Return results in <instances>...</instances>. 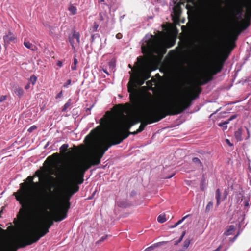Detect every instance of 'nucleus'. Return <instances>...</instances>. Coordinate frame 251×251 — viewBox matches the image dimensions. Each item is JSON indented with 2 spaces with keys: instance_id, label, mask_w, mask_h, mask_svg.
I'll list each match as a JSON object with an SVG mask.
<instances>
[{
  "instance_id": "f257e3e1",
  "label": "nucleus",
  "mask_w": 251,
  "mask_h": 251,
  "mask_svg": "<svg viewBox=\"0 0 251 251\" xmlns=\"http://www.w3.org/2000/svg\"><path fill=\"white\" fill-rule=\"evenodd\" d=\"M148 108L142 111L139 114V120L141 122L138 129L132 133L136 135L144 130L148 124L158 122L168 115H176L180 114L185 109L191 106V99H187L182 102L178 100H174L167 104L163 109L157 110L155 108L156 100L150 93H148Z\"/></svg>"
},
{
  "instance_id": "f03ea898",
  "label": "nucleus",
  "mask_w": 251,
  "mask_h": 251,
  "mask_svg": "<svg viewBox=\"0 0 251 251\" xmlns=\"http://www.w3.org/2000/svg\"><path fill=\"white\" fill-rule=\"evenodd\" d=\"M35 176H29L26 178V181L20 183V189L13 195L16 200L21 205L19 212L17 215V218L21 225L25 224L28 218L31 215L35 214L39 211L47 208L51 204V200L49 197V193H45L40 199L33 203L27 202V198L29 194V189L31 187L39 186V182H35L33 181Z\"/></svg>"
},
{
  "instance_id": "7ed1b4c3",
  "label": "nucleus",
  "mask_w": 251,
  "mask_h": 251,
  "mask_svg": "<svg viewBox=\"0 0 251 251\" xmlns=\"http://www.w3.org/2000/svg\"><path fill=\"white\" fill-rule=\"evenodd\" d=\"M84 171L78 164H76L71 170L70 174V183L65 192L62 200L58 204H55V207L59 210V215L55 217L56 222L63 220L67 217V213L70 208V199L72 195L79 190V185H81L84 181ZM49 197L55 202L53 196L49 194Z\"/></svg>"
},
{
  "instance_id": "20e7f679",
  "label": "nucleus",
  "mask_w": 251,
  "mask_h": 251,
  "mask_svg": "<svg viewBox=\"0 0 251 251\" xmlns=\"http://www.w3.org/2000/svg\"><path fill=\"white\" fill-rule=\"evenodd\" d=\"M236 47L235 42H230L228 40L224 52L219 57L214 65V67L209 71L206 72L200 79L197 81L196 84L191 87V91L189 94L183 96L180 99L178 100L179 102H183L187 99H191V105L193 100L198 98L202 92L201 85L206 84L213 79V76L221 71L223 68L225 62L229 56L231 51Z\"/></svg>"
},
{
  "instance_id": "39448f33",
  "label": "nucleus",
  "mask_w": 251,
  "mask_h": 251,
  "mask_svg": "<svg viewBox=\"0 0 251 251\" xmlns=\"http://www.w3.org/2000/svg\"><path fill=\"white\" fill-rule=\"evenodd\" d=\"M123 139L119 138V137L116 139V137L110 131L101 146L88 159L77 163V164L85 171L92 166L99 165L100 163L101 158L108 148L113 145L121 143L123 141Z\"/></svg>"
},
{
  "instance_id": "423d86ee",
  "label": "nucleus",
  "mask_w": 251,
  "mask_h": 251,
  "mask_svg": "<svg viewBox=\"0 0 251 251\" xmlns=\"http://www.w3.org/2000/svg\"><path fill=\"white\" fill-rule=\"evenodd\" d=\"M50 199L51 201V202H52L51 203L50 205H49L47 208L42 209L39 212L35 213V214H33L30 216V217L28 218V220L26 221L25 224L21 225L18 219L16 220V219L14 218L13 220V223L15 225L20 227H25L28 223L30 217H31L33 216L37 215V214L40 213L43 210H47L48 209H50L51 208L52 210L51 218L49 217L46 218L44 221V222H43L41 225H40L36 229L33 228H29L30 231L31 232V234H32L33 237L35 238V241H36V242L38 240H39L41 237L45 236L48 233V232H49V228L53 225V222H56L54 220L55 217L58 216V214H59V212H58V210L57 209V208L54 206V201L52 200V199H51L50 198Z\"/></svg>"
},
{
  "instance_id": "0eeeda50",
  "label": "nucleus",
  "mask_w": 251,
  "mask_h": 251,
  "mask_svg": "<svg viewBox=\"0 0 251 251\" xmlns=\"http://www.w3.org/2000/svg\"><path fill=\"white\" fill-rule=\"evenodd\" d=\"M151 70H145L137 72L134 75H131V82L127 84V91L130 93L129 99L134 106L139 108L141 106L140 97L136 90L137 86H140L151 76Z\"/></svg>"
},
{
  "instance_id": "6e6552de",
  "label": "nucleus",
  "mask_w": 251,
  "mask_h": 251,
  "mask_svg": "<svg viewBox=\"0 0 251 251\" xmlns=\"http://www.w3.org/2000/svg\"><path fill=\"white\" fill-rule=\"evenodd\" d=\"M36 242L29 228L25 230L24 238L16 243H5L1 247L2 251H17L20 248L31 245Z\"/></svg>"
},
{
  "instance_id": "1a4fd4ad",
  "label": "nucleus",
  "mask_w": 251,
  "mask_h": 251,
  "mask_svg": "<svg viewBox=\"0 0 251 251\" xmlns=\"http://www.w3.org/2000/svg\"><path fill=\"white\" fill-rule=\"evenodd\" d=\"M146 47H142V52L148 54L149 56H153V54L163 55L166 53V49L159 39L151 36V38L146 42Z\"/></svg>"
},
{
  "instance_id": "9d476101",
  "label": "nucleus",
  "mask_w": 251,
  "mask_h": 251,
  "mask_svg": "<svg viewBox=\"0 0 251 251\" xmlns=\"http://www.w3.org/2000/svg\"><path fill=\"white\" fill-rule=\"evenodd\" d=\"M138 123V121L130 122L125 120L116 124L111 131L114 135L117 138L126 139L130 134H132L133 132H130L129 130L131 126Z\"/></svg>"
},
{
  "instance_id": "9b49d317",
  "label": "nucleus",
  "mask_w": 251,
  "mask_h": 251,
  "mask_svg": "<svg viewBox=\"0 0 251 251\" xmlns=\"http://www.w3.org/2000/svg\"><path fill=\"white\" fill-rule=\"evenodd\" d=\"M246 15L249 19L251 18V1H249L248 3L246 1ZM251 25L250 20L247 21H243L240 23L239 26L238 27L234 28L229 36V41L230 42H235L238 39V36L242 31L247 28Z\"/></svg>"
},
{
  "instance_id": "f8f14e48",
  "label": "nucleus",
  "mask_w": 251,
  "mask_h": 251,
  "mask_svg": "<svg viewBox=\"0 0 251 251\" xmlns=\"http://www.w3.org/2000/svg\"><path fill=\"white\" fill-rule=\"evenodd\" d=\"M216 9V4L215 2L206 4L204 7L202 11V16L204 21L208 24L213 21Z\"/></svg>"
},
{
  "instance_id": "ddd939ff",
  "label": "nucleus",
  "mask_w": 251,
  "mask_h": 251,
  "mask_svg": "<svg viewBox=\"0 0 251 251\" xmlns=\"http://www.w3.org/2000/svg\"><path fill=\"white\" fill-rule=\"evenodd\" d=\"M231 4L232 14L241 18L244 8L246 6V0H231Z\"/></svg>"
},
{
  "instance_id": "4468645a",
  "label": "nucleus",
  "mask_w": 251,
  "mask_h": 251,
  "mask_svg": "<svg viewBox=\"0 0 251 251\" xmlns=\"http://www.w3.org/2000/svg\"><path fill=\"white\" fill-rule=\"evenodd\" d=\"M83 148V145L79 146L74 145L72 148H70V151L68 152V155L70 156H75L78 155L81 152V150Z\"/></svg>"
},
{
  "instance_id": "2eb2a0df",
  "label": "nucleus",
  "mask_w": 251,
  "mask_h": 251,
  "mask_svg": "<svg viewBox=\"0 0 251 251\" xmlns=\"http://www.w3.org/2000/svg\"><path fill=\"white\" fill-rule=\"evenodd\" d=\"M80 35L79 32H76L75 30H74L73 33L71 36L69 37V41H70V44L72 47V49H75L74 47V39H76L77 43L80 44Z\"/></svg>"
},
{
  "instance_id": "dca6fc26",
  "label": "nucleus",
  "mask_w": 251,
  "mask_h": 251,
  "mask_svg": "<svg viewBox=\"0 0 251 251\" xmlns=\"http://www.w3.org/2000/svg\"><path fill=\"white\" fill-rule=\"evenodd\" d=\"M181 4L184 5V3L182 1H180V3L175 5L173 8V13L174 14V17L177 20L179 19V17L181 14L182 11L180 7Z\"/></svg>"
},
{
  "instance_id": "f3484780",
  "label": "nucleus",
  "mask_w": 251,
  "mask_h": 251,
  "mask_svg": "<svg viewBox=\"0 0 251 251\" xmlns=\"http://www.w3.org/2000/svg\"><path fill=\"white\" fill-rule=\"evenodd\" d=\"M101 130V127H100V126H98V127L93 129L91 131L89 134L86 137L85 140H87V139H88V138H90V140H92V139L96 138V136H98L100 133Z\"/></svg>"
},
{
  "instance_id": "a211bd4d",
  "label": "nucleus",
  "mask_w": 251,
  "mask_h": 251,
  "mask_svg": "<svg viewBox=\"0 0 251 251\" xmlns=\"http://www.w3.org/2000/svg\"><path fill=\"white\" fill-rule=\"evenodd\" d=\"M130 107V105L128 103H126L125 105L121 104L116 105L115 106V108L117 111L125 113H127Z\"/></svg>"
},
{
  "instance_id": "6ab92c4d",
  "label": "nucleus",
  "mask_w": 251,
  "mask_h": 251,
  "mask_svg": "<svg viewBox=\"0 0 251 251\" xmlns=\"http://www.w3.org/2000/svg\"><path fill=\"white\" fill-rule=\"evenodd\" d=\"M13 92L16 96H18L19 98L22 97L24 94V89L17 85H14L13 86Z\"/></svg>"
},
{
  "instance_id": "aec40b11",
  "label": "nucleus",
  "mask_w": 251,
  "mask_h": 251,
  "mask_svg": "<svg viewBox=\"0 0 251 251\" xmlns=\"http://www.w3.org/2000/svg\"><path fill=\"white\" fill-rule=\"evenodd\" d=\"M3 38L5 44H8L11 42H15L16 40V37L11 31H9L8 34L4 36Z\"/></svg>"
},
{
  "instance_id": "412c9836",
  "label": "nucleus",
  "mask_w": 251,
  "mask_h": 251,
  "mask_svg": "<svg viewBox=\"0 0 251 251\" xmlns=\"http://www.w3.org/2000/svg\"><path fill=\"white\" fill-rule=\"evenodd\" d=\"M59 155L57 153H53L52 155L49 156L46 158V161H49L51 164L54 163L58 160Z\"/></svg>"
},
{
  "instance_id": "4be33fe9",
  "label": "nucleus",
  "mask_w": 251,
  "mask_h": 251,
  "mask_svg": "<svg viewBox=\"0 0 251 251\" xmlns=\"http://www.w3.org/2000/svg\"><path fill=\"white\" fill-rule=\"evenodd\" d=\"M192 161L197 168L203 169V165L199 158L194 157L192 159Z\"/></svg>"
},
{
  "instance_id": "5701e85b",
  "label": "nucleus",
  "mask_w": 251,
  "mask_h": 251,
  "mask_svg": "<svg viewBox=\"0 0 251 251\" xmlns=\"http://www.w3.org/2000/svg\"><path fill=\"white\" fill-rule=\"evenodd\" d=\"M234 136L235 139L237 141H240L242 140V129L239 128L235 132Z\"/></svg>"
},
{
  "instance_id": "b1692460",
  "label": "nucleus",
  "mask_w": 251,
  "mask_h": 251,
  "mask_svg": "<svg viewBox=\"0 0 251 251\" xmlns=\"http://www.w3.org/2000/svg\"><path fill=\"white\" fill-rule=\"evenodd\" d=\"M2 212V211H0V218L1 217ZM6 233V230L2 229L1 227H0V243L1 242L3 238L5 237Z\"/></svg>"
},
{
  "instance_id": "393cba45",
  "label": "nucleus",
  "mask_w": 251,
  "mask_h": 251,
  "mask_svg": "<svg viewBox=\"0 0 251 251\" xmlns=\"http://www.w3.org/2000/svg\"><path fill=\"white\" fill-rule=\"evenodd\" d=\"M221 197V193L219 189H217L215 193V197L217 201L216 205L218 206L220 203V199Z\"/></svg>"
},
{
  "instance_id": "a878e982",
  "label": "nucleus",
  "mask_w": 251,
  "mask_h": 251,
  "mask_svg": "<svg viewBox=\"0 0 251 251\" xmlns=\"http://www.w3.org/2000/svg\"><path fill=\"white\" fill-rule=\"evenodd\" d=\"M24 45H25L26 48L30 49L32 50H35L36 48V46L30 43L29 41L24 42Z\"/></svg>"
},
{
  "instance_id": "bb28decb",
  "label": "nucleus",
  "mask_w": 251,
  "mask_h": 251,
  "mask_svg": "<svg viewBox=\"0 0 251 251\" xmlns=\"http://www.w3.org/2000/svg\"><path fill=\"white\" fill-rule=\"evenodd\" d=\"M213 202L212 201H209L206 205L205 208V212L208 213L213 208Z\"/></svg>"
},
{
  "instance_id": "cd10ccee",
  "label": "nucleus",
  "mask_w": 251,
  "mask_h": 251,
  "mask_svg": "<svg viewBox=\"0 0 251 251\" xmlns=\"http://www.w3.org/2000/svg\"><path fill=\"white\" fill-rule=\"evenodd\" d=\"M69 147L68 144H64L60 147V151L61 153L66 152L67 151L68 148Z\"/></svg>"
},
{
  "instance_id": "c85d7f7f",
  "label": "nucleus",
  "mask_w": 251,
  "mask_h": 251,
  "mask_svg": "<svg viewBox=\"0 0 251 251\" xmlns=\"http://www.w3.org/2000/svg\"><path fill=\"white\" fill-rule=\"evenodd\" d=\"M189 216H190V215L188 214V215H187L184 216L183 217H182V219H181L180 220H179L177 222H176L173 226H172V228H174V227H176L178 225L181 224L186 218H187V217H188Z\"/></svg>"
},
{
  "instance_id": "c756f323",
  "label": "nucleus",
  "mask_w": 251,
  "mask_h": 251,
  "mask_svg": "<svg viewBox=\"0 0 251 251\" xmlns=\"http://www.w3.org/2000/svg\"><path fill=\"white\" fill-rule=\"evenodd\" d=\"M229 123V121H225L223 122H220L218 123V126L220 127H223L224 129H226L227 128V124Z\"/></svg>"
},
{
  "instance_id": "7c9ffc66",
  "label": "nucleus",
  "mask_w": 251,
  "mask_h": 251,
  "mask_svg": "<svg viewBox=\"0 0 251 251\" xmlns=\"http://www.w3.org/2000/svg\"><path fill=\"white\" fill-rule=\"evenodd\" d=\"M157 220L160 223H163L165 222L166 221L165 215L162 214L160 215L157 218Z\"/></svg>"
},
{
  "instance_id": "2f4dec72",
  "label": "nucleus",
  "mask_w": 251,
  "mask_h": 251,
  "mask_svg": "<svg viewBox=\"0 0 251 251\" xmlns=\"http://www.w3.org/2000/svg\"><path fill=\"white\" fill-rule=\"evenodd\" d=\"M234 229V226H230L229 227V228L228 230H226L224 233V234L226 236H229V235H231L232 234V231Z\"/></svg>"
},
{
  "instance_id": "473e14b6",
  "label": "nucleus",
  "mask_w": 251,
  "mask_h": 251,
  "mask_svg": "<svg viewBox=\"0 0 251 251\" xmlns=\"http://www.w3.org/2000/svg\"><path fill=\"white\" fill-rule=\"evenodd\" d=\"M30 81L32 83V85H34L37 82V77L36 75H31L30 77Z\"/></svg>"
},
{
  "instance_id": "72a5a7b5",
  "label": "nucleus",
  "mask_w": 251,
  "mask_h": 251,
  "mask_svg": "<svg viewBox=\"0 0 251 251\" xmlns=\"http://www.w3.org/2000/svg\"><path fill=\"white\" fill-rule=\"evenodd\" d=\"M78 63L77 59L75 57L74 58V64L71 66L72 70H75L76 69V65Z\"/></svg>"
},
{
  "instance_id": "f704fd0d",
  "label": "nucleus",
  "mask_w": 251,
  "mask_h": 251,
  "mask_svg": "<svg viewBox=\"0 0 251 251\" xmlns=\"http://www.w3.org/2000/svg\"><path fill=\"white\" fill-rule=\"evenodd\" d=\"M190 242L191 241L190 239H186L183 242V247L187 249L189 246Z\"/></svg>"
},
{
  "instance_id": "c9c22d12",
  "label": "nucleus",
  "mask_w": 251,
  "mask_h": 251,
  "mask_svg": "<svg viewBox=\"0 0 251 251\" xmlns=\"http://www.w3.org/2000/svg\"><path fill=\"white\" fill-rule=\"evenodd\" d=\"M69 10L72 13V14L75 15L76 13L77 9L75 7H74V6H71L69 8Z\"/></svg>"
},
{
  "instance_id": "e433bc0d",
  "label": "nucleus",
  "mask_w": 251,
  "mask_h": 251,
  "mask_svg": "<svg viewBox=\"0 0 251 251\" xmlns=\"http://www.w3.org/2000/svg\"><path fill=\"white\" fill-rule=\"evenodd\" d=\"M70 105H71L70 101H68V102H67L66 104H65V105L63 106V107L62 109V111H65L67 109V108L70 107Z\"/></svg>"
},
{
  "instance_id": "4c0bfd02",
  "label": "nucleus",
  "mask_w": 251,
  "mask_h": 251,
  "mask_svg": "<svg viewBox=\"0 0 251 251\" xmlns=\"http://www.w3.org/2000/svg\"><path fill=\"white\" fill-rule=\"evenodd\" d=\"M99 26V25L97 23H94L92 27L93 31L96 32V31H97Z\"/></svg>"
},
{
  "instance_id": "58836bf2",
  "label": "nucleus",
  "mask_w": 251,
  "mask_h": 251,
  "mask_svg": "<svg viewBox=\"0 0 251 251\" xmlns=\"http://www.w3.org/2000/svg\"><path fill=\"white\" fill-rule=\"evenodd\" d=\"M99 37H100V35L98 34H93L91 36V42H94L95 38H99Z\"/></svg>"
},
{
  "instance_id": "ea45409f",
  "label": "nucleus",
  "mask_w": 251,
  "mask_h": 251,
  "mask_svg": "<svg viewBox=\"0 0 251 251\" xmlns=\"http://www.w3.org/2000/svg\"><path fill=\"white\" fill-rule=\"evenodd\" d=\"M107 237V235L104 236L102 237L100 240L97 241L96 243V244H100V243L103 241L105 240V239Z\"/></svg>"
},
{
  "instance_id": "a19ab883",
  "label": "nucleus",
  "mask_w": 251,
  "mask_h": 251,
  "mask_svg": "<svg viewBox=\"0 0 251 251\" xmlns=\"http://www.w3.org/2000/svg\"><path fill=\"white\" fill-rule=\"evenodd\" d=\"M100 122L101 125H103L104 126L107 122V120L105 118H102L100 119Z\"/></svg>"
},
{
  "instance_id": "79ce46f5",
  "label": "nucleus",
  "mask_w": 251,
  "mask_h": 251,
  "mask_svg": "<svg viewBox=\"0 0 251 251\" xmlns=\"http://www.w3.org/2000/svg\"><path fill=\"white\" fill-rule=\"evenodd\" d=\"M37 129V126H32L31 127H30L28 130L27 131L29 132H32L33 130H35Z\"/></svg>"
},
{
  "instance_id": "37998d69",
  "label": "nucleus",
  "mask_w": 251,
  "mask_h": 251,
  "mask_svg": "<svg viewBox=\"0 0 251 251\" xmlns=\"http://www.w3.org/2000/svg\"><path fill=\"white\" fill-rule=\"evenodd\" d=\"M204 182H205V179L204 178H203L201 180V190H204V187H203V185L204 184Z\"/></svg>"
},
{
  "instance_id": "c03bdc74",
  "label": "nucleus",
  "mask_w": 251,
  "mask_h": 251,
  "mask_svg": "<svg viewBox=\"0 0 251 251\" xmlns=\"http://www.w3.org/2000/svg\"><path fill=\"white\" fill-rule=\"evenodd\" d=\"M7 99V96L6 95H2L0 97V102H2L4 100H5Z\"/></svg>"
},
{
  "instance_id": "a18cd8bd",
  "label": "nucleus",
  "mask_w": 251,
  "mask_h": 251,
  "mask_svg": "<svg viewBox=\"0 0 251 251\" xmlns=\"http://www.w3.org/2000/svg\"><path fill=\"white\" fill-rule=\"evenodd\" d=\"M181 1H182L184 3V4L185 2L191 3L192 4H194L195 2V0H182Z\"/></svg>"
},
{
  "instance_id": "49530a36",
  "label": "nucleus",
  "mask_w": 251,
  "mask_h": 251,
  "mask_svg": "<svg viewBox=\"0 0 251 251\" xmlns=\"http://www.w3.org/2000/svg\"><path fill=\"white\" fill-rule=\"evenodd\" d=\"M237 116V115H233L231 116H230L227 121H228L229 123L230 121L236 118Z\"/></svg>"
},
{
  "instance_id": "de8ad7c7",
  "label": "nucleus",
  "mask_w": 251,
  "mask_h": 251,
  "mask_svg": "<svg viewBox=\"0 0 251 251\" xmlns=\"http://www.w3.org/2000/svg\"><path fill=\"white\" fill-rule=\"evenodd\" d=\"M244 205L245 207H248L249 206V200H245L244 201Z\"/></svg>"
},
{
  "instance_id": "09e8293b",
  "label": "nucleus",
  "mask_w": 251,
  "mask_h": 251,
  "mask_svg": "<svg viewBox=\"0 0 251 251\" xmlns=\"http://www.w3.org/2000/svg\"><path fill=\"white\" fill-rule=\"evenodd\" d=\"M71 80L70 79H69L65 84H64L63 86L64 87H67L69 85H70Z\"/></svg>"
},
{
  "instance_id": "8fccbe9b",
  "label": "nucleus",
  "mask_w": 251,
  "mask_h": 251,
  "mask_svg": "<svg viewBox=\"0 0 251 251\" xmlns=\"http://www.w3.org/2000/svg\"><path fill=\"white\" fill-rule=\"evenodd\" d=\"M122 37H123V35L120 33H119L116 35V38L118 39H121L122 38Z\"/></svg>"
},
{
  "instance_id": "3c124183",
  "label": "nucleus",
  "mask_w": 251,
  "mask_h": 251,
  "mask_svg": "<svg viewBox=\"0 0 251 251\" xmlns=\"http://www.w3.org/2000/svg\"><path fill=\"white\" fill-rule=\"evenodd\" d=\"M62 91H60L56 96V98L58 99L62 97Z\"/></svg>"
},
{
  "instance_id": "603ef678",
  "label": "nucleus",
  "mask_w": 251,
  "mask_h": 251,
  "mask_svg": "<svg viewBox=\"0 0 251 251\" xmlns=\"http://www.w3.org/2000/svg\"><path fill=\"white\" fill-rule=\"evenodd\" d=\"M41 172L39 171H36L35 172V175L38 176L39 177H40V176H41Z\"/></svg>"
},
{
  "instance_id": "864d4df0",
  "label": "nucleus",
  "mask_w": 251,
  "mask_h": 251,
  "mask_svg": "<svg viewBox=\"0 0 251 251\" xmlns=\"http://www.w3.org/2000/svg\"><path fill=\"white\" fill-rule=\"evenodd\" d=\"M192 8V6L189 5V4H187L186 5V9L187 10H190Z\"/></svg>"
},
{
  "instance_id": "5fc2aeb1",
  "label": "nucleus",
  "mask_w": 251,
  "mask_h": 251,
  "mask_svg": "<svg viewBox=\"0 0 251 251\" xmlns=\"http://www.w3.org/2000/svg\"><path fill=\"white\" fill-rule=\"evenodd\" d=\"M57 65L58 66H59V67H62V61H59H59H58V62H57Z\"/></svg>"
},
{
  "instance_id": "6e6d98bb",
  "label": "nucleus",
  "mask_w": 251,
  "mask_h": 251,
  "mask_svg": "<svg viewBox=\"0 0 251 251\" xmlns=\"http://www.w3.org/2000/svg\"><path fill=\"white\" fill-rule=\"evenodd\" d=\"M30 84L29 83L25 86V89H28L30 88Z\"/></svg>"
},
{
  "instance_id": "4d7b16f0",
  "label": "nucleus",
  "mask_w": 251,
  "mask_h": 251,
  "mask_svg": "<svg viewBox=\"0 0 251 251\" xmlns=\"http://www.w3.org/2000/svg\"><path fill=\"white\" fill-rule=\"evenodd\" d=\"M226 143L227 144H228V145H229V146H232V145H233V144H231V143L230 142V141H229V139H226Z\"/></svg>"
},
{
  "instance_id": "13d9d810",
  "label": "nucleus",
  "mask_w": 251,
  "mask_h": 251,
  "mask_svg": "<svg viewBox=\"0 0 251 251\" xmlns=\"http://www.w3.org/2000/svg\"><path fill=\"white\" fill-rule=\"evenodd\" d=\"M222 246L220 245L216 250H213V251H219L220 249L221 248Z\"/></svg>"
},
{
  "instance_id": "bf43d9fd",
  "label": "nucleus",
  "mask_w": 251,
  "mask_h": 251,
  "mask_svg": "<svg viewBox=\"0 0 251 251\" xmlns=\"http://www.w3.org/2000/svg\"><path fill=\"white\" fill-rule=\"evenodd\" d=\"M185 234V231H183V233H182V235H181V236L180 238V240H182L183 237H184Z\"/></svg>"
},
{
  "instance_id": "052dcab7",
  "label": "nucleus",
  "mask_w": 251,
  "mask_h": 251,
  "mask_svg": "<svg viewBox=\"0 0 251 251\" xmlns=\"http://www.w3.org/2000/svg\"><path fill=\"white\" fill-rule=\"evenodd\" d=\"M147 85H151V81H148L146 83Z\"/></svg>"
},
{
  "instance_id": "680f3d73",
  "label": "nucleus",
  "mask_w": 251,
  "mask_h": 251,
  "mask_svg": "<svg viewBox=\"0 0 251 251\" xmlns=\"http://www.w3.org/2000/svg\"><path fill=\"white\" fill-rule=\"evenodd\" d=\"M99 3H104V0H100L99 1Z\"/></svg>"
},
{
  "instance_id": "e2e57ef3",
  "label": "nucleus",
  "mask_w": 251,
  "mask_h": 251,
  "mask_svg": "<svg viewBox=\"0 0 251 251\" xmlns=\"http://www.w3.org/2000/svg\"><path fill=\"white\" fill-rule=\"evenodd\" d=\"M175 44V41H173L172 43H171V44L170 45V46H169L168 47H172V46H173Z\"/></svg>"
},
{
  "instance_id": "0e129e2a",
  "label": "nucleus",
  "mask_w": 251,
  "mask_h": 251,
  "mask_svg": "<svg viewBox=\"0 0 251 251\" xmlns=\"http://www.w3.org/2000/svg\"><path fill=\"white\" fill-rule=\"evenodd\" d=\"M100 20L102 21L103 20V16H102L101 14H100Z\"/></svg>"
},
{
  "instance_id": "69168bd1",
  "label": "nucleus",
  "mask_w": 251,
  "mask_h": 251,
  "mask_svg": "<svg viewBox=\"0 0 251 251\" xmlns=\"http://www.w3.org/2000/svg\"><path fill=\"white\" fill-rule=\"evenodd\" d=\"M182 240H180V238L179 239V240L176 243V245L178 244V243L180 242Z\"/></svg>"
},
{
  "instance_id": "338daca9",
  "label": "nucleus",
  "mask_w": 251,
  "mask_h": 251,
  "mask_svg": "<svg viewBox=\"0 0 251 251\" xmlns=\"http://www.w3.org/2000/svg\"><path fill=\"white\" fill-rule=\"evenodd\" d=\"M91 108H92V107L87 108V109H86V111H90V110H91Z\"/></svg>"
},
{
  "instance_id": "774afa93",
  "label": "nucleus",
  "mask_w": 251,
  "mask_h": 251,
  "mask_svg": "<svg viewBox=\"0 0 251 251\" xmlns=\"http://www.w3.org/2000/svg\"><path fill=\"white\" fill-rule=\"evenodd\" d=\"M239 235V234H238L237 235H236L234 237V239H235L237 236Z\"/></svg>"
}]
</instances>
